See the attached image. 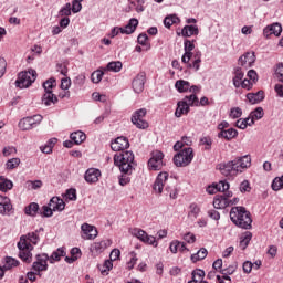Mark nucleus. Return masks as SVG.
Wrapping results in <instances>:
<instances>
[{"mask_svg": "<svg viewBox=\"0 0 283 283\" xmlns=\"http://www.w3.org/2000/svg\"><path fill=\"white\" fill-rule=\"evenodd\" d=\"M249 167H251V156L245 155L230 161L221 163L217 166V169L220 171L221 176H224L228 180H233L235 176L243 174Z\"/></svg>", "mask_w": 283, "mask_h": 283, "instance_id": "1", "label": "nucleus"}, {"mask_svg": "<svg viewBox=\"0 0 283 283\" xmlns=\"http://www.w3.org/2000/svg\"><path fill=\"white\" fill-rule=\"evenodd\" d=\"M195 43V40H185V53L181 56V62L188 64V67H190V70L198 72L200 70V64L202 63V52H200V50H196ZM193 50H196L195 53Z\"/></svg>", "mask_w": 283, "mask_h": 283, "instance_id": "2", "label": "nucleus"}, {"mask_svg": "<svg viewBox=\"0 0 283 283\" xmlns=\"http://www.w3.org/2000/svg\"><path fill=\"white\" fill-rule=\"evenodd\" d=\"M230 220L239 227V229H251V224H253V219H251V212L247 211L244 207H233L230 210Z\"/></svg>", "mask_w": 283, "mask_h": 283, "instance_id": "3", "label": "nucleus"}, {"mask_svg": "<svg viewBox=\"0 0 283 283\" xmlns=\"http://www.w3.org/2000/svg\"><path fill=\"white\" fill-rule=\"evenodd\" d=\"M167 180H169V172H159L154 182L153 191L157 196H161L163 189H165L169 198L176 200V198H178V190L176 189V186L167 185Z\"/></svg>", "mask_w": 283, "mask_h": 283, "instance_id": "4", "label": "nucleus"}, {"mask_svg": "<svg viewBox=\"0 0 283 283\" xmlns=\"http://www.w3.org/2000/svg\"><path fill=\"white\" fill-rule=\"evenodd\" d=\"M114 163L122 174H129L134 169V153L126 150L114 156Z\"/></svg>", "mask_w": 283, "mask_h": 283, "instance_id": "5", "label": "nucleus"}, {"mask_svg": "<svg viewBox=\"0 0 283 283\" xmlns=\"http://www.w3.org/2000/svg\"><path fill=\"white\" fill-rule=\"evenodd\" d=\"M36 81V71L29 70L19 73L18 78L15 81V86H18L20 90H27V87H30L32 83Z\"/></svg>", "mask_w": 283, "mask_h": 283, "instance_id": "6", "label": "nucleus"}, {"mask_svg": "<svg viewBox=\"0 0 283 283\" xmlns=\"http://www.w3.org/2000/svg\"><path fill=\"white\" fill-rule=\"evenodd\" d=\"M43 122V115L36 114L33 116L23 117L20 119L18 127L22 132H30L34 129V127H39Z\"/></svg>", "mask_w": 283, "mask_h": 283, "instance_id": "7", "label": "nucleus"}, {"mask_svg": "<svg viewBox=\"0 0 283 283\" xmlns=\"http://www.w3.org/2000/svg\"><path fill=\"white\" fill-rule=\"evenodd\" d=\"M191 160H193V148L191 147L185 148L174 156L176 167H187L191 165Z\"/></svg>", "mask_w": 283, "mask_h": 283, "instance_id": "8", "label": "nucleus"}, {"mask_svg": "<svg viewBox=\"0 0 283 283\" xmlns=\"http://www.w3.org/2000/svg\"><path fill=\"white\" fill-rule=\"evenodd\" d=\"M19 249V258L23 260V262H32V250L34 247L30 244V242L25 241V237H21L18 242Z\"/></svg>", "mask_w": 283, "mask_h": 283, "instance_id": "9", "label": "nucleus"}, {"mask_svg": "<svg viewBox=\"0 0 283 283\" xmlns=\"http://www.w3.org/2000/svg\"><path fill=\"white\" fill-rule=\"evenodd\" d=\"M132 235L144 242V244H149L150 247H158V240L156 237L147 234V232L140 228H135L132 230Z\"/></svg>", "mask_w": 283, "mask_h": 283, "instance_id": "10", "label": "nucleus"}, {"mask_svg": "<svg viewBox=\"0 0 283 283\" xmlns=\"http://www.w3.org/2000/svg\"><path fill=\"white\" fill-rule=\"evenodd\" d=\"M165 158V154L160 150H155L151 153V157L148 160V168L150 171H160L163 167H165V163L163 159Z\"/></svg>", "mask_w": 283, "mask_h": 283, "instance_id": "11", "label": "nucleus"}, {"mask_svg": "<svg viewBox=\"0 0 283 283\" xmlns=\"http://www.w3.org/2000/svg\"><path fill=\"white\" fill-rule=\"evenodd\" d=\"M145 116H147V108H140L134 112L132 123L137 129H147L149 127V123L145 120Z\"/></svg>", "mask_w": 283, "mask_h": 283, "instance_id": "12", "label": "nucleus"}, {"mask_svg": "<svg viewBox=\"0 0 283 283\" xmlns=\"http://www.w3.org/2000/svg\"><path fill=\"white\" fill-rule=\"evenodd\" d=\"M82 240H96L98 238V229L90 223H83L81 226Z\"/></svg>", "mask_w": 283, "mask_h": 283, "instance_id": "13", "label": "nucleus"}, {"mask_svg": "<svg viewBox=\"0 0 283 283\" xmlns=\"http://www.w3.org/2000/svg\"><path fill=\"white\" fill-rule=\"evenodd\" d=\"M233 198V192H227L226 195H217L213 199L214 209H227L231 205V199Z\"/></svg>", "mask_w": 283, "mask_h": 283, "instance_id": "14", "label": "nucleus"}, {"mask_svg": "<svg viewBox=\"0 0 283 283\" xmlns=\"http://www.w3.org/2000/svg\"><path fill=\"white\" fill-rule=\"evenodd\" d=\"M175 88L177 90V92H179L180 94H185V92H191L192 94H198V92H200V87L192 85L185 80H178L175 83Z\"/></svg>", "mask_w": 283, "mask_h": 283, "instance_id": "15", "label": "nucleus"}, {"mask_svg": "<svg viewBox=\"0 0 283 283\" xmlns=\"http://www.w3.org/2000/svg\"><path fill=\"white\" fill-rule=\"evenodd\" d=\"M48 260H50V256L48 254H38L36 261L33 262L32 269L35 271V273H41V271H48Z\"/></svg>", "mask_w": 283, "mask_h": 283, "instance_id": "16", "label": "nucleus"}, {"mask_svg": "<svg viewBox=\"0 0 283 283\" xmlns=\"http://www.w3.org/2000/svg\"><path fill=\"white\" fill-rule=\"evenodd\" d=\"M255 60V52H247L239 57V65H241L242 67H253Z\"/></svg>", "mask_w": 283, "mask_h": 283, "instance_id": "17", "label": "nucleus"}, {"mask_svg": "<svg viewBox=\"0 0 283 283\" xmlns=\"http://www.w3.org/2000/svg\"><path fill=\"white\" fill-rule=\"evenodd\" d=\"M272 34H274V36H280L282 34V24L276 22L269 24L263 29V36H265V39H269Z\"/></svg>", "mask_w": 283, "mask_h": 283, "instance_id": "18", "label": "nucleus"}, {"mask_svg": "<svg viewBox=\"0 0 283 283\" xmlns=\"http://www.w3.org/2000/svg\"><path fill=\"white\" fill-rule=\"evenodd\" d=\"M129 139L126 137H117L114 142L111 143V148L113 151H124V149H128Z\"/></svg>", "mask_w": 283, "mask_h": 283, "instance_id": "19", "label": "nucleus"}, {"mask_svg": "<svg viewBox=\"0 0 283 283\" xmlns=\"http://www.w3.org/2000/svg\"><path fill=\"white\" fill-rule=\"evenodd\" d=\"M101 178V170L96 168H88L84 174V179L88 185H96Z\"/></svg>", "mask_w": 283, "mask_h": 283, "instance_id": "20", "label": "nucleus"}, {"mask_svg": "<svg viewBox=\"0 0 283 283\" xmlns=\"http://www.w3.org/2000/svg\"><path fill=\"white\" fill-rule=\"evenodd\" d=\"M0 213L1 216H10L12 213V201L3 195H0Z\"/></svg>", "mask_w": 283, "mask_h": 283, "instance_id": "21", "label": "nucleus"}, {"mask_svg": "<svg viewBox=\"0 0 283 283\" xmlns=\"http://www.w3.org/2000/svg\"><path fill=\"white\" fill-rule=\"evenodd\" d=\"M132 87L135 94H140L145 90V73H139L134 77Z\"/></svg>", "mask_w": 283, "mask_h": 283, "instance_id": "22", "label": "nucleus"}, {"mask_svg": "<svg viewBox=\"0 0 283 283\" xmlns=\"http://www.w3.org/2000/svg\"><path fill=\"white\" fill-rule=\"evenodd\" d=\"M108 247H112V240L106 239V240H102L99 242L93 243L91 245V251L95 255H99V253H103V251H105V249H107Z\"/></svg>", "mask_w": 283, "mask_h": 283, "instance_id": "23", "label": "nucleus"}, {"mask_svg": "<svg viewBox=\"0 0 283 283\" xmlns=\"http://www.w3.org/2000/svg\"><path fill=\"white\" fill-rule=\"evenodd\" d=\"M247 98L251 105H258V103H262V101H264V91H258L256 93H248Z\"/></svg>", "mask_w": 283, "mask_h": 283, "instance_id": "24", "label": "nucleus"}, {"mask_svg": "<svg viewBox=\"0 0 283 283\" xmlns=\"http://www.w3.org/2000/svg\"><path fill=\"white\" fill-rule=\"evenodd\" d=\"M59 103V97L54 95L53 92H46L42 96V105L50 107V105H56Z\"/></svg>", "mask_w": 283, "mask_h": 283, "instance_id": "25", "label": "nucleus"}, {"mask_svg": "<svg viewBox=\"0 0 283 283\" xmlns=\"http://www.w3.org/2000/svg\"><path fill=\"white\" fill-rule=\"evenodd\" d=\"M138 28V19L132 18L128 23L122 28V34H134Z\"/></svg>", "mask_w": 283, "mask_h": 283, "instance_id": "26", "label": "nucleus"}, {"mask_svg": "<svg viewBox=\"0 0 283 283\" xmlns=\"http://www.w3.org/2000/svg\"><path fill=\"white\" fill-rule=\"evenodd\" d=\"M49 206L53 211H63L65 209V201L59 197L51 198Z\"/></svg>", "mask_w": 283, "mask_h": 283, "instance_id": "27", "label": "nucleus"}, {"mask_svg": "<svg viewBox=\"0 0 283 283\" xmlns=\"http://www.w3.org/2000/svg\"><path fill=\"white\" fill-rule=\"evenodd\" d=\"M200 31L198 30V25H185L181 30V36H198Z\"/></svg>", "mask_w": 283, "mask_h": 283, "instance_id": "28", "label": "nucleus"}, {"mask_svg": "<svg viewBox=\"0 0 283 283\" xmlns=\"http://www.w3.org/2000/svg\"><path fill=\"white\" fill-rule=\"evenodd\" d=\"M14 187V182L12 180L6 178L4 176H0V191L2 193H8Z\"/></svg>", "mask_w": 283, "mask_h": 283, "instance_id": "29", "label": "nucleus"}, {"mask_svg": "<svg viewBox=\"0 0 283 283\" xmlns=\"http://www.w3.org/2000/svg\"><path fill=\"white\" fill-rule=\"evenodd\" d=\"M237 136H238V130L234 128L220 130L218 133V138H224L226 140H233V138H237Z\"/></svg>", "mask_w": 283, "mask_h": 283, "instance_id": "30", "label": "nucleus"}, {"mask_svg": "<svg viewBox=\"0 0 283 283\" xmlns=\"http://www.w3.org/2000/svg\"><path fill=\"white\" fill-rule=\"evenodd\" d=\"M43 231V228H40V230H35L34 232H29L27 235H22V238H25V242H31V244H39V240H41V237H39V233Z\"/></svg>", "mask_w": 283, "mask_h": 283, "instance_id": "31", "label": "nucleus"}, {"mask_svg": "<svg viewBox=\"0 0 283 283\" xmlns=\"http://www.w3.org/2000/svg\"><path fill=\"white\" fill-rule=\"evenodd\" d=\"M189 106L187 104V102H184V99H181L180 102H178L177 104V109L175 112V116L177 118H180L181 116H184V114H189Z\"/></svg>", "mask_w": 283, "mask_h": 283, "instance_id": "32", "label": "nucleus"}, {"mask_svg": "<svg viewBox=\"0 0 283 283\" xmlns=\"http://www.w3.org/2000/svg\"><path fill=\"white\" fill-rule=\"evenodd\" d=\"M71 140H73V143L75 145H81V143H84V140L87 138V136L85 135V133L77 130L71 134L70 136Z\"/></svg>", "mask_w": 283, "mask_h": 283, "instance_id": "33", "label": "nucleus"}, {"mask_svg": "<svg viewBox=\"0 0 283 283\" xmlns=\"http://www.w3.org/2000/svg\"><path fill=\"white\" fill-rule=\"evenodd\" d=\"M251 238H253V234L251 232H245L240 237L239 247L242 251L249 247V242H251Z\"/></svg>", "mask_w": 283, "mask_h": 283, "instance_id": "34", "label": "nucleus"}, {"mask_svg": "<svg viewBox=\"0 0 283 283\" xmlns=\"http://www.w3.org/2000/svg\"><path fill=\"white\" fill-rule=\"evenodd\" d=\"M61 258H65V248H59L56 251H54L49 258L51 264H54V262L61 261Z\"/></svg>", "mask_w": 283, "mask_h": 283, "instance_id": "35", "label": "nucleus"}, {"mask_svg": "<svg viewBox=\"0 0 283 283\" xmlns=\"http://www.w3.org/2000/svg\"><path fill=\"white\" fill-rule=\"evenodd\" d=\"M19 165H21V158L15 157V158L8 159L7 163L4 164V167L8 171H12L17 169Z\"/></svg>", "mask_w": 283, "mask_h": 283, "instance_id": "36", "label": "nucleus"}, {"mask_svg": "<svg viewBox=\"0 0 283 283\" xmlns=\"http://www.w3.org/2000/svg\"><path fill=\"white\" fill-rule=\"evenodd\" d=\"M182 101L186 102V105H188V107L200 106V102L198 101V96H196V93H192L191 95L184 97Z\"/></svg>", "mask_w": 283, "mask_h": 283, "instance_id": "37", "label": "nucleus"}, {"mask_svg": "<svg viewBox=\"0 0 283 283\" xmlns=\"http://www.w3.org/2000/svg\"><path fill=\"white\" fill-rule=\"evenodd\" d=\"M178 23H180V18H178V15H176V14L167 15L164 19L165 28H171V25H175V24H178Z\"/></svg>", "mask_w": 283, "mask_h": 283, "instance_id": "38", "label": "nucleus"}, {"mask_svg": "<svg viewBox=\"0 0 283 283\" xmlns=\"http://www.w3.org/2000/svg\"><path fill=\"white\" fill-rule=\"evenodd\" d=\"M120 70H123V62H120V61L109 62L106 65V72L118 73V72H120Z\"/></svg>", "mask_w": 283, "mask_h": 283, "instance_id": "39", "label": "nucleus"}, {"mask_svg": "<svg viewBox=\"0 0 283 283\" xmlns=\"http://www.w3.org/2000/svg\"><path fill=\"white\" fill-rule=\"evenodd\" d=\"M24 213L27 216H31L32 218H34V216H36V213H39V203L32 202L29 206H27L24 208Z\"/></svg>", "mask_w": 283, "mask_h": 283, "instance_id": "40", "label": "nucleus"}, {"mask_svg": "<svg viewBox=\"0 0 283 283\" xmlns=\"http://www.w3.org/2000/svg\"><path fill=\"white\" fill-rule=\"evenodd\" d=\"M199 214H200V207L197 206V203H190L189 210H188V218H190V220H196V218H198Z\"/></svg>", "mask_w": 283, "mask_h": 283, "instance_id": "41", "label": "nucleus"}, {"mask_svg": "<svg viewBox=\"0 0 283 283\" xmlns=\"http://www.w3.org/2000/svg\"><path fill=\"white\" fill-rule=\"evenodd\" d=\"M244 78V72L241 69L235 71V75L233 77V85L234 87H240L242 85V80Z\"/></svg>", "mask_w": 283, "mask_h": 283, "instance_id": "42", "label": "nucleus"}, {"mask_svg": "<svg viewBox=\"0 0 283 283\" xmlns=\"http://www.w3.org/2000/svg\"><path fill=\"white\" fill-rule=\"evenodd\" d=\"M207 254H208V251L205 248H201L197 253L191 255V260L193 262L205 260V258H207Z\"/></svg>", "mask_w": 283, "mask_h": 283, "instance_id": "43", "label": "nucleus"}, {"mask_svg": "<svg viewBox=\"0 0 283 283\" xmlns=\"http://www.w3.org/2000/svg\"><path fill=\"white\" fill-rule=\"evenodd\" d=\"M72 15V4L67 2L64 7H62L59 11V17H71Z\"/></svg>", "mask_w": 283, "mask_h": 283, "instance_id": "44", "label": "nucleus"}, {"mask_svg": "<svg viewBox=\"0 0 283 283\" xmlns=\"http://www.w3.org/2000/svg\"><path fill=\"white\" fill-rule=\"evenodd\" d=\"M103 76H105V73L101 70L94 71L91 74V81L92 83L98 84L101 81H103Z\"/></svg>", "mask_w": 283, "mask_h": 283, "instance_id": "45", "label": "nucleus"}, {"mask_svg": "<svg viewBox=\"0 0 283 283\" xmlns=\"http://www.w3.org/2000/svg\"><path fill=\"white\" fill-rule=\"evenodd\" d=\"M43 87H44V93L52 92V90L56 87V80H54V77L46 80L43 83Z\"/></svg>", "mask_w": 283, "mask_h": 283, "instance_id": "46", "label": "nucleus"}, {"mask_svg": "<svg viewBox=\"0 0 283 283\" xmlns=\"http://www.w3.org/2000/svg\"><path fill=\"white\" fill-rule=\"evenodd\" d=\"M3 266L6 271H10V269L19 266V261L13 258L7 256Z\"/></svg>", "mask_w": 283, "mask_h": 283, "instance_id": "47", "label": "nucleus"}, {"mask_svg": "<svg viewBox=\"0 0 283 283\" xmlns=\"http://www.w3.org/2000/svg\"><path fill=\"white\" fill-rule=\"evenodd\" d=\"M251 118L254 120H261V118H264V108L256 107L254 111L250 113Z\"/></svg>", "mask_w": 283, "mask_h": 283, "instance_id": "48", "label": "nucleus"}, {"mask_svg": "<svg viewBox=\"0 0 283 283\" xmlns=\"http://www.w3.org/2000/svg\"><path fill=\"white\" fill-rule=\"evenodd\" d=\"M273 191H280L283 189V175L281 177H275L272 181Z\"/></svg>", "mask_w": 283, "mask_h": 283, "instance_id": "49", "label": "nucleus"}, {"mask_svg": "<svg viewBox=\"0 0 283 283\" xmlns=\"http://www.w3.org/2000/svg\"><path fill=\"white\" fill-rule=\"evenodd\" d=\"M130 172H123V175L119 177V185L122 187H126V185H129L132 182V177H129Z\"/></svg>", "mask_w": 283, "mask_h": 283, "instance_id": "50", "label": "nucleus"}, {"mask_svg": "<svg viewBox=\"0 0 283 283\" xmlns=\"http://www.w3.org/2000/svg\"><path fill=\"white\" fill-rule=\"evenodd\" d=\"M14 154H17V148L14 146H6L2 149V155L8 158L10 156H14Z\"/></svg>", "mask_w": 283, "mask_h": 283, "instance_id": "51", "label": "nucleus"}, {"mask_svg": "<svg viewBox=\"0 0 283 283\" xmlns=\"http://www.w3.org/2000/svg\"><path fill=\"white\" fill-rule=\"evenodd\" d=\"M214 185L217 186V191H221V192L229 191L230 185L227 180H221Z\"/></svg>", "mask_w": 283, "mask_h": 283, "instance_id": "52", "label": "nucleus"}, {"mask_svg": "<svg viewBox=\"0 0 283 283\" xmlns=\"http://www.w3.org/2000/svg\"><path fill=\"white\" fill-rule=\"evenodd\" d=\"M130 260L127 262V269L132 270L136 266V262H138V256H136V252L129 253Z\"/></svg>", "mask_w": 283, "mask_h": 283, "instance_id": "53", "label": "nucleus"}, {"mask_svg": "<svg viewBox=\"0 0 283 283\" xmlns=\"http://www.w3.org/2000/svg\"><path fill=\"white\" fill-rule=\"evenodd\" d=\"M238 270V265L233 264V265H229L228 268L220 270V274L221 275H233L234 271Z\"/></svg>", "mask_w": 283, "mask_h": 283, "instance_id": "54", "label": "nucleus"}, {"mask_svg": "<svg viewBox=\"0 0 283 283\" xmlns=\"http://www.w3.org/2000/svg\"><path fill=\"white\" fill-rule=\"evenodd\" d=\"M192 279L197 280V282H205V272L202 270H195L192 272Z\"/></svg>", "mask_w": 283, "mask_h": 283, "instance_id": "55", "label": "nucleus"}, {"mask_svg": "<svg viewBox=\"0 0 283 283\" xmlns=\"http://www.w3.org/2000/svg\"><path fill=\"white\" fill-rule=\"evenodd\" d=\"M200 145L205 146L206 150L211 149V145H213V139H211V137H202L200 139Z\"/></svg>", "mask_w": 283, "mask_h": 283, "instance_id": "56", "label": "nucleus"}, {"mask_svg": "<svg viewBox=\"0 0 283 283\" xmlns=\"http://www.w3.org/2000/svg\"><path fill=\"white\" fill-rule=\"evenodd\" d=\"M53 213H54V210L52 209V207L50 206L42 207L41 216H43V218H52Z\"/></svg>", "mask_w": 283, "mask_h": 283, "instance_id": "57", "label": "nucleus"}, {"mask_svg": "<svg viewBox=\"0 0 283 283\" xmlns=\"http://www.w3.org/2000/svg\"><path fill=\"white\" fill-rule=\"evenodd\" d=\"M242 116V108L240 107H233L230 111V118H240Z\"/></svg>", "mask_w": 283, "mask_h": 283, "instance_id": "58", "label": "nucleus"}, {"mask_svg": "<svg viewBox=\"0 0 283 283\" xmlns=\"http://www.w3.org/2000/svg\"><path fill=\"white\" fill-rule=\"evenodd\" d=\"M275 76L277 81L283 83V63H279L275 70Z\"/></svg>", "mask_w": 283, "mask_h": 283, "instance_id": "59", "label": "nucleus"}, {"mask_svg": "<svg viewBox=\"0 0 283 283\" xmlns=\"http://www.w3.org/2000/svg\"><path fill=\"white\" fill-rule=\"evenodd\" d=\"M170 253H178L180 251V241L174 240L169 245Z\"/></svg>", "mask_w": 283, "mask_h": 283, "instance_id": "60", "label": "nucleus"}, {"mask_svg": "<svg viewBox=\"0 0 283 283\" xmlns=\"http://www.w3.org/2000/svg\"><path fill=\"white\" fill-rule=\"evenodd\" d=\"M27 185L29 189H41L43 187V181L41 180L28 181Z\"/></svg>", "mask_w": 283, "mask_h": 283, "instance_id": "61", "label": "nucleus"}, {"mask_svg": "<svg viewBox=\"0 0 283 283\" xmlns=\"http://www.w3.org/2000/svg\"><path fill=\"white\" fill-rule=\"evenodd\" d=\"M241 193H247L249 191H251V185L249 184V180H244L240 184L239 187Z\"/></svg>", "mask_w": 283, "mask_h": 283, "instance_id": "62", "label": "nucleus"}, {"mask_svg": "<svg viewBox=\"0 0 283 283\" xmlns=\"http://www.w3.org/2000/svg\"><path fill=\"white\" fill-rule=\"evenodd\" d=\"M71 10L74 14H77V12H81V10H83V4H81V2H77L76 0H73Z\"/></svg>", "mask_w": 283, "mask_h": 283, "instance_id": "63", "label": "nucleus"}, {"mask_svg": "<svg viewBox=\"0 0 283 283\" xmlns=\"http://www.w3.org/2000/svg\"><path fill=\"white\" fill-rule=\"evenodd\" d=\"M65 198L66 200H76V189L71 188L66 190Z\"/></svg>", "mask_w": 283, "mask_h": 283, "instance_id": "64", "label": "nucleus"}]
</instances>
